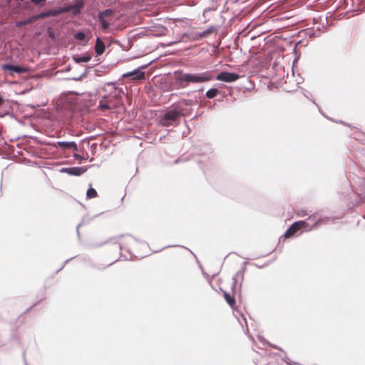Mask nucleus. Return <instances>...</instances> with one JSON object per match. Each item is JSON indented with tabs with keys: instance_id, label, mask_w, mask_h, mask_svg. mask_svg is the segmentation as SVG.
<instances>
[{
	"instance_id": "obj_36",
	"label": "nucleus",
	"mask_w": 365,
	"mask_h": 365,
	"mask_svg": "<svg viewBox=\"0 0 365 365\" xmlns=\"http://www.w3.org/2000/svg\"><path fill=\"white\" fill-rule=\"evenodd\" d=\"M180 161H182V160L179 158V159L176 160L175 161V163H179V162H180Z\"/></svg>"
},
{
	"instance_id": "obj_28",
	"label": "nucleus",
	"mask_w": 365,
	"mask_h": 365,
	"mask_svg": "<svg viewBox=\"0 0 365 365\" xmlns=\"http://www.w3.org/2000/svg\"><path fill=\"white\" fill-rule=\"evenodd\" d=\"M257 339L264 346L266 345V344L269 345V344L266 341V339H264L263 336H257Z\"/></svg>"
},
{
	"instance_id": "obj_24",
	"label": "nucleus",
	"mask_w": 365,
	"mask_h": 365,
	"mask_svg": "<svg viewBox=\"0 0 365 365\" xmlns=\"http://www.w3.org/2000/svg\"><path fill=\"white\" fill-rule=\"evenodd\" d=\"M74 38L77 40L83 41L86 38V34L83 31H78L75 34Z\"/></svg>"
},
{
	"instance_id": "obj_21",
	"label": "nucleus",
	"mask_w": 365,
	"mask_h": 365,
	"mask_svg": "<svg viewBox=\"0 0 365 365\" xmlns=\"http://www.w3.org/2000/svg\"><path fill=\"white\" fill-rule=\"evenodd\" d=\"M303 94L307 99L310 100L317 108H319V106L316 103L315 100L313 99L312 94L309 91L303 89Z\"/></svg>"
},
{
	"instance_id": "obj_35",
	"label": "nucleus",
	"mask_w": 365,
	"mask_h": 365,
	"mask_svg": "<svg viewBox=\"0 0 365 365\" xmlns=\"http://www.w3.org/2000/svg\"><path fill=\"white\" fill-rule=\"evenodd\" d=\"M48 36L51 38H55V34L53 32H51V31H49L48 32Z\"/></svg>"
},
{
	"instance_id": "obj_37",
	"label": "nucleus",
	"mask_w": 365,
	"mask_h": 365,
	"mask_svg": "<svg viewBox=\"0 0 365 365\" xmlns=\"http://www.w3.org/2000/svg\"><path fill=\"white\" fill-rule=\"evenodd\" d=\"M173 43L171 42V43H168V46H171V45H173Z\"/></svg>"
},
{
	"instance_id": "obj_29",
	"label": "nucleus",
	"mask_w": 365,
	"mask_h": 365,
	"mask_svg": "<svg viewBox=\"0 0 365 365\" xmlns=\"http://www.w3.org/2000/svg\"><path fill=\"white\" fill-rule=\"evenodd\" d=\"M199 32H195L190 34V38L194 41L200 40V38L198 36Z\"/></svg>"
},
{
	"instance_id": "obj_38",
	"label": "nucleus",
	"mask_w": 365,
	"mask_h": 365,
	"mask_svg": "<svg viewBox=\"0 0 365 365\" xmlns=\"http://www.w3.org/2000/svg\"><path fill=\"white\" fill-rule=\"evenodd\" d=\"M364 218H365V215H364Z\"/></svg>"
},
{
	"instance_id": "obj_22",
	"label": "nucleus",
	"mask_w": 365,
	"mask_h": 365,
	"mask_svg": "<svg viewBox=\"0 0 365 365\" xmlns=\"http://www.w3.org/2000/svg\"><path fill=\"white\" fill-rule=\"evenodd\" d=\"M97 196V192L96 190L92 187H90L88 190H87V192H86V197L88 198H93V197H96Z\"/></svg>"
},
{
	"instance_id": "obj_3",
	"label": "nucleus",
	"mask_w": 365,
	"mask_h": 365,
	"mask_svg": "<svg viewBox=\"0 0 365 365\" xmlns=\"http://www.w3.org/2000/svg\"><path fill=\"white\" fill-rule=\"evenodd\" d=\"M314 222L311 225L310 222L312 220V217H308L306 220H299L294 222L292 225L286 230L284 234V238H289L294 235H297V233L301 230H309L311 227L316 225L319 222V217L314 216Z\"/></svg>"
},
{
	"instance_id": "obj_9",
	"label": "nucleus",
	"mask_w": 365,
	"mask_h": 365,
	"mask_svg": "<svg viewBox=\"0 0 365 365\" xmlns=\"http://www.w3.org/2000/svg\"><path fill=\"white\" fill-rule=\"evenodd\" d=\"M86 167H69V168H62L61 169V173H65L68 174L69 175L73 176H80L83 175L84 173L87 171Z\"/></svg>"
},
{
	"instance_id": "obj_14",
	"label": "nucleus",
	"mask_w": 365,
	"mask_h": 365,
	"mask_svg": "<svg viewBox=\"0 0 365 365\" xmlns=\"http://www.w3.org/2000/svg\"><path fill=\"white\" fill-rule=\"evenodd\" d=\"M243 277H244V270L242 269L240 271H238L232 277V289H235L236 286H237V283L238 282L239 279H241V281L243 280Z\"/></svg>"
},
{
	"instance_id": "obj_4",
	"label": "nucleus",
	"mask_w": 365,
	"mask_h": 365,
	"mask_svg": "<svg viewBox=\"0 0 365 365\" xmlns=\"http://www.w3.org/2000/svg\"><path fill=\"white\" fill-rule=\"evenodd\" d=\"M140 244L143 247H148V244L145 241H140L135 237L131 236H127L123 243L118 244V247L120 251L126 250L128 253L130 254V248H133L135 247L137 244Z\"/></svg>"
},
{
	"instance_id": "obj_16",
	"label": "nucleus",
	"mask_w": 365,
	"mask_h": 365,
	"mask_svg": "<svg viewBox=\"0 0 365 365\" xmlns=\"http://www.w3.org/2000/svg\"><path fill=\"white\" fill-rule=\"evenodd\" d=\"M221 291L223 292V296H224V298L226 301V302L231 307H234L235 305V299L233 296L230 295L229 293H227V292L222 290V289H220Z\"/></svg>"
},
{
	"instance_id": "obj_27",
	"label": "nucleus",
	"mask_w": 365,
	"mask_h": 365,
	"mask_svg": "<svg viewBox=\"0 0 365 365\" xmlns=\"http://www.w3.org/2000/svg\"><path fill=\"white\" fill-rule=\"evenodd\" d=\"M46 0H31V1L38 6H42Z\"/></svg>"
},
{
	"instance_id": "obj_20",
	"label": "nucleus",
	"mask_w": 365,
	"mask_h": 365,
	"mask_svg": "<svg viewBox=\"0 0 365 365\" xmlns=\"http://www.w3.org/2000/svg\"><path fill=\"white\" fill-rule=\"evenodd\" d=\"M219 91L217 88H212L210 89H209L206 93H205V96L207 98H214L215 97L217 96V95L218 94Z\"/></svg>"
},
{
	"instance_id": "obj_30",
	"label": "nucleus",
	"mask_w": 365,
	"mask_h": 365,
	"mask_svg": "<svg viewBox=\"0 0 365 365\" xmlns=\"http://www.w3.org/2000/svg\"><path fill=\"white\" fill-rule=\"evenodd\" d=\"M86 73H87V71H85L84 73L81 76H80L78 77L72 78V80L76 81H81L82 79V78L86 75Z\"/></svg>"
},
{
	"instance_id": "obj_31",
	"label": "nucleus",
	"mask_w": 365,
	"mask_h": 365,
	"mask_svg": "<svg viewBox=\"0 0 365 365\" xmlns=\"http://www.w3.org/2000/svg\"><path fill=\"white\" fill-rule=\"evenodd\" d=\"M116 261H117V260H115V261H114V262H110V264H108V265L104 266V267H96V269H106V267H109V266L112 265L113 264H114ZM93 267L96 268V267H95V266H93Z\"/></svg>"
},
{
	"instance_id": "obj_1",
	"label": "nucleus",
	"mask_w": 365,
	"mask_h": 365,
	"mask_svg": "<svg viewBox=\"0 0 365 365\" xmlns=\"http://www.w3.org/2000/svg\"><path fill=\"white\" fill-rule=\"evenodd\" d=\"M175 82L181 87L185 88L190 83H202L213 79L210 72L183 73L182 70L174 72Z\"/></svg>"
},
{
	"instance_id": "obj_18",
	"label": "nucleus",
	"mask_w": 365,
	"mask_h": 365,
	"mask_svg": "<svg viewBox=\"0 0 365 365\" xmlns=\"http://www.w3.org/2000/svg\"><path fill=\"white\" fill-rule=\"evenodd\" d=\"M215 31V29L213 26H210L206 30L199 32L198 36L200 38V39L206 38L209 34L212 33Z\"/></svg>"
},
{
	"instance_id": "obj_23",
	"label": "nucleus",
	"mask_w": 365,
	"mask_h": 365,
	"mask_svg": "<svg viewBox=\"0 0 365 365\" xmlns=\"http://www.w3.org/2000/svg\"><path fill=\"white\" fill-rule=\"evenodd\" d=\"M91 220V218L88 216H85L83 217L81 222L80 224L78 225L77 226V228H76V230H77V234L79 236L80 235V233H79V227L83 225V224H86V223H88Z\"/></svg>"
},
{
	"instance_id": "obj_32",
	"label": "nucleus",
	"mask_w": 365,
	"mask_h": 365,
	"mask_svg": "<svg viewBox=\"0 0 365 365\" xmlns=\"http://www.w3.org/2000/svg\"><path fill=\"white\" fill-rule=\"evenodd\" d=\"M73 157L75 159H80V160H83L84 159V158H83L81 155L79 154H74L73 155Z\"/></svg>"
},
{
	"instance_id": "obj_2",
	"label": "nucleus",
	"mask_w": 365,
	"mask_h": 365,
	"mask_svg": "<svg viewBox=\"0 0 365 365\" xmlns=\"http://www.w3.org/2000/svg\"><path fill=\"white\" fill-rule=\"evenodd\" d=\"M185 108L182 105L174 103L171 106L170 109L166 110L160 115L159 123L164 127L178 124L180 118L185 115Z\"/></svg>"
},
{
	"instance_id": "obj_13",
	"label": "nucleus",
	"mask_w": 365,
	"mask_h": 365,
	"mask_svg": "<svg viewBox=\"0 0 365 365\" xmlns=\"http://www.w3.org/2000/svg\"><path fill=\"white\" fill-rule=\"evenodd\" d=\"M106 49V45L104 42L99 38L97 37L95 44V51L97 56H100L103 53Z\"/></svg>"
},
{
	"instance_id": "obj_11",
	"label": "nucleus",
	"mask_w": 365,
	"mask_h": 365,
	"mask_svg": "<svg viewBox=\"0 0 365 365\" xmlns=\"http://www.w3.org/2000/svg\"><path fill=\"white\" fill-rule=\"evenodd\" d=\"M61 14H63L62 7H60L58 9H50L48 11H42L38 14V17L43 19L49 16H57Z\"/></svg>"
},
{
	"instance_id": "obj_7",
	"label": "nucleus",
	"mask_w": 365,
	"mask_h": 365,
	"mask_svg": "<svg viewBox=\"0 0 365 365\" xmlns=\"http://www.w3.org/2000/svg\"><path fill=\"white\" fill-rule=\"evenodd\" d=\"M146 65L138 67L131 71L126 72L122 75L123 78L131 77L133 80H142L145 78V73L142 69L146 68Z\"/></svg>"
},
{
	"instance_id": "obj_8",
	"label": "nucleus",
	"mask_w": 365,
	"mask_h": 365,
	"mask_svg": "<svg viewBox=\"0 0 365 365\" xmlns=\"http://www.w3.org/2000/svg\"><path fill=\"white\" fill-rule=\"evenodd\" d=\"M264 356L268 358L267 359L268 361L266 365H283L284 362L282 356L277 354L268 352L267 350L264 351Z\"/></svg>"
},
{
	"instance_id": "obj_33",
	"label": "nucleus",
	"mask_w": 365,
	"mask_h": 365,
	"mask_svg": "<svg viewBox=\"0 0 365 365\" xmlns=\"http://www.w3.org/2000/svg\"><path fill=\"white\" fill-rule=\"evenodd\" d=\"M298 215H299V216H302V217H304V216L307 215V212H306V211H305V210H301V211L298 213Z\"/></svg>"
},
{
	"instance_id": "obj_26",
	"label": "nucleus",
	"mask_w": 365,
	"mask_h": 365,
	"mask_svg": "<svg viewBox=\"0 0 365 365\" xmlns=\"http://www.w3.org/2000/svg\"><path fill=\"white\" fill-rule=\"evenodd\" d=\"M99 108L103 110H109L110 108L108 103H103L102 101H100L99 102Z\"/></svg>"
},
{
	"instance_id": "obj_10",
	"label": "nucleus",
	"mask_w": 365,
	"mask_h": 365,
	"mask_svg": "<svg viewBox=\"0 0 365 365\" xmlns=\"http://www.w3.org/2000/svg\"><path fill=\"white\" fill-rule=\"evenodd\" d=\"M1 69L9 71L11 73H16L19 74L26 73L28 71V69L25 67L9 63H5L1 65Z\"/></svg>"
},
{
	"instance_id": "obj_34",
	"label": "nucleus",
	"mask_w": 365,
	"mask_h": 365,
	"mask_svg": "<svg viewBox=\"0 0 365 365\" xmlns=\"http://www.w3.org/2000/svg\"><path fill=\"white\" fill-rule=\"evenodd\" d=\"M71 259H72V258H70V259H66V260L63 262V265L60 267V269H59L58 271H59V270L62 269H63V267L66 265V264L69 260H71Z\"/></svg>"
},
{
	"instance_id": "obj_17",
	"label": "nucleus",
	"mask_w": 365,
	"mask_h": 365,
	"mask_svg": "<svg viewBox=\"0 0 365 365\" xmlns=\"http://www.w3.org/2000/svg\"><path fill=\"white\" fill-rule=\"evenodd\" d=\"M114 14V11L110 9H107L104 11H100L98 14V17L102 18V16H104L106 18H110L112 17V16Z\"/></svg>"
},
{
	"instance_id": "obj_5",
	"label": "nucleus",
	"mask_w": 365,
	"mask_h": 365,
	"mask_svg": "<svg viewBox=\"0 0 365 365\" xmlns=\"http://www.w3.org/2000/svg\"><path fill=\"white\" fill-rule=\"evenodd\" d=\"M240 77V75L236 73L222 71L217 75L215 78L217 81L226 83H232L237 81Z\"/></svg>"
},
{
	"instance_id": "obj_19",
	"label": "nucleus",
	"mask_w": 365,
	"mask_h": 365,
	"mask_svg": "<svg viewBox=\"0 0 365 365\" xmlns=\"http://www.w3.org/2000/svg\"><path fill=\"white\" fill-rule=\"evenodd\" d=\"M91 57L90 56H74L73 61L76 63H80L82 62H88L91 60Z\"/></svg>"
},
{
	"instance_id": "obj_12",
	"label": "nucleus",
	"mask_w": 365,
	"mask_h": 365,
	"mask_svg": "<svg viewBox=\"0 0 365 365\" xmlns=\"http://www.w3.org/2000/svg\"><path fill=\"white\" fill-rule=\"evenodd\" d=\"M57 145L59 148L63 150L71 148L74 150H78V149L75 141H58Z\"/></svg>"
},
{
	"instance_id": "obj_15",
	"label": "nucleus",
	"mask_w": 365,
	"mask_h": 365,
	"mask_svg": "<svg viewBox=\"0 0 365 365\" xmlns=\"http://www.w3.org/2000/svg\"><path fill=\"white\" fill-rule=\"evenodd\" d=\"M98 19L101 24V29L103 31H106L110 26V21L111 19H108V18H106L104 16H102V18L98 17Z\"/></svg>"
},
{
	"instance_id": "obj_25",
	"label": "nucleus",
	"mask_w": 365,
	"mask_h": 365,
	"mask_svg": "<svg viewBox=\"0 0 365 365\" xmlns=\"http://www.w3.org/2000/svg\"><path fill=\"white\" fill-rule=\"evenodd\" d=\"M180 105L184 106H190L193 104V101L191 99H184L182 101L179 102Z\"/></svg>"
},
{
	"instance_id": "obj_6",
	"label": "nucleus",
	"mask_w": 365,
	"mask_h": 365,
	"mask_svg": "<svg viewBox=\"0 0 365 365\" xmlns=\"http://www.w3.org/2000/svg\"><path fill=\"white\" fill-rule=\"evenodd\" d=\"M83 6L84 2L83 0H76L74 4L63 6L62 12L64 14L71 11L73 16H77L81 13V10Z\"/></svg>"
}]
</instances>
